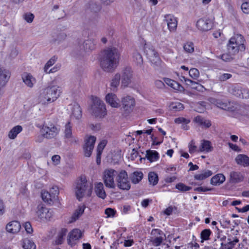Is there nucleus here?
I'll return each mask as SVG.
<instances>
[{"label": "nucleus", "mask_w": 249, "mask_h": 249, "mask_svg": "<svg viewBox=\"0 0 249 249\" xmlns=\"http://www.w3.org/2000/svg\"><path fill=\"white\" fill-rule=\"evenodd\" d=\"M194 121L199 125L209 128L211 126V122L210 120L205 119L200 116H197L194 118Z\"/></svg>", "instance_id": "obj_31"}, {"label": "nucleus", "mask_w": 249, "mask_h": 249, "mask_svg": "<svg viewBox=\"0 0 249 249\" xmlns=\"http://www.w3.org/2000/svg\"><path fill=\"white\" fill-rule=\"evenodd\" d=\"M91 110L93 115L99 118L104 117L107 114L105 104L98 98H95L93 100Z\"/></svg>", "instance_id": "obj_5"}, {"label": "nucleus", "mask_w": 249, "mask_h": 249, "mask_svg": "<svg viewBox=\"0 0 249 249\" xmlns=\"http://www.w3.org/2000/svg\"><path fill=\"white\" fill-rule=\"evenodd\" d=\"M21 229L20 223L16 220L12 221L9 222L6 226V231L12 233H17Z\"/></svg>", "instance_id": "obj_21"}, {"label": "nucleus", "mask_w": 249, "mask_h": 249, "mask_svg": "<svg viewBox=\"0 0 249 249\" xmlns=\"http://www.w3.org/2000/svg\"><path fill=\"white\" fill-rule=\"evenodd\" d=\"M107 102L112 107H117L119 105V100L116 95L112 93H108L106 96Z\"/></svg>", "instance_id": "obj_26"}, {"label": "nucleus", "mask_w": 249, "mask_h": 249, "mask_svg": "<svg viewBox=\"0 0 249 249\" xmlns=\"http://www.w3.org/2000/svg\"><path fill=\"white\" fill-rule=\"evenodd\" d=\"M164 82L169 86L172 87L173 89L178 90H181L183 89L182 86H181L179 84H178L177 82L172 80L171 79L168 78H164Z\"/></svg>", "instance_id": "obj_34"}, {"label": "nucleus", "mask_w": 249, "mask_h": 249, "mask_svg": "<svg viewBox=\"0 0 249 249\" xmlns=\"http://www.w3.org/2000/svg\"><path fill=\"white\" fill-rule=\"evenodd\" d=\"M22 247L24 249H36V246L35 243L28 239L23 240Z\"/></svg>", "instance_id": "obj_45"}, {"label": "nucleus", "mask_w": 249, "mask_h": 249, "mask_svg": "<svg viewBox=\"0 0 249 249\" xmlns=\"http://www.w3.org/2000/svg\"><path fill=\"white\" fill-rule=\"evenodd\" d=\"M150 242L156 247L160 246L165 238V235L160 230L154 229L151 231Z\"/></svg>", "instance_id": "obj_10"}, {"label": "nucleus", "mask_w": 249, "mask_h": 249, "mask_svg": "<svg viewBox=\"0 0 249 249\" xmlns=\"http://www.w3.org/2000/svg\"><path fill=\"white\" fill-rule=\"evenodd\" d=\"M233 55L231 53H224L220 55V58L225 61H230L233 59Z\"/></svg>", "instance_id": "obj_57"}, {"label": "nucleus", "mask_w": 249, "mask_h": 249, "mask_svg": "<svg viewBox=\"0 0 249 249\" xmlns=\"http://www.w3.org/2000/svg\"><path fill=\"white\" fill-rule=\"evenodd\" d=\"M241 97L242 98L249 99V89H247L242 88Z\"/></svg>", "instance_id": "obj_62"}, {"label": "nucleus", "mask_w": 249, "mask_h": 249, "mask_svg": "<svg viewBox=\"0 0 249 249\" xmlns=\"http://www.w3.org/2000/svg\"><path fill=\"white\" fill-rule=\"evenodd\" d=\"M44 131L43 136L47 139H52L58 133V130L53 125L51 124L50 126H45L43 128Z\"/></svg>", "instance_id": "obj_20"}, {"label": "nucleus", "mask_w": 249, "mask_h": 249, "mask_svg": "<svg viewBox=\"0 0 249 249\" xmlns=\"http://www.w3.org/2000/svg\"><path fill=\"white\" fill-rule=\"evenodd\" d=\"M132 71L131 68L126 67L124 69L121 75V88L124 89L128 87L131 83L133 76Z\"/></svg>", "instance_id": "obj_11"}, {"label": "nucleus", "mask_w": 249, "mask_h": 249, "mask_svg": "<svg viewBox=\"0 0 249 249\" xmlns=\"http://www.w3.org/2000/svg\"><path fill=\"white\" fill-rule=\"evenodd\" d=\"M230 182L236 183L242 181L243 180V177L239 172L232 171L230 173Z\"/></svg>", "instance_id": "obj_29"}, {"label": "nucleus", "mask_w": 249, "mask_h": 249, "mask_svg": "<svg viewBox=\"0 0 249 249\" xmlns=\"http://www.w3.org/2000/svg\"><path fill=\"white\" fill-rule=\"evenodd\" d=\"M123 107L125 110H129L135 105V100L129 96H127L122 99Z\"/></svg>", "instance_id": "obj_25"}, {"label": "nucleus", "mask_w": 249, "mask_h": 249, "mask_svg": "<svg viewBox=\"0 0 249 249\" xmlns=\"http://www.w3.org/2000/svg\"><path fill=\"white\" fill-rule=\"evenodd\" d=\"M212 232L210 229L203 230L200 233V237L201 242H203L204 240H208Z\"/></svg>", "instance_id": "obj_48"}, {"label": "nucleus", "mask_w": 249, "mask_h": 249, "mask_svg": "<svg viewBox=\"0 0 249 249\" xmlns=\"http://www.w3.org/2000/svg\"><path fill=\"white\" fill-rule=\"evenodd\" d=\"M225 180V176L222 174H218L211 178V183L213 185H219Z\"/></svg>", "instance_id": "obj_32"}, {"label": "nucleus", "mask_w": 249, "mask_h": 249, "mask_svg": "<svg viewBox=\"0 0 249 249\" xmlns=\"http://www.w3.org/2000/svg\"><path fill=\"white\" fill-rule=\"evenodd\" d=\"M86 207L85 205H80L78 208L75 211L71 216L72 220L71 222L76 220L84 213Z\"/></svg>", "instance_id": "obj_38"}, {"label": "nucleus", "mask_w": 249, "mask_h": 249, "mask_svg": "<svg viewBox=\"0 0 249 249\" xmlns=\"http://www.w3.org/2000/svg\"><path fill=\"white\" fill-rule=\"evenodd\" d=\"M120 80L121 74L116 73L112 77L110 84V89L112 91H116L117 90L118 87L120 83Z\"/></svg>", "instance_id": "obj_27"}, {"label": "nucleus", "mask_w": 249, "mask_h": 249, "mask_svg": "<svg viewBox=\"0 0 249 249\" xmlns=\"http://www.w3.org/2000/svg\"><path fill=\"white\" fill-rule=\"evenodd\" d=\"M213 150V147L212 146L210 141L205 140H203L201 141L198 151L209 153Z\"/></svg>", "instance_id": "obj_24"}, {"label": "nucleus", "mask_w": 249, "mask_h": 249, "mask_svg": "<svg viewBox=\"0 0 249 249\" xmlns=\"http://www.w3.org/2000/svg\"><path fill=\"white\" fill-rule=\"evenodd\" d=\"M184 51L188 53H192L194 51V44L192 42H187L183 46Z\"/></svg>", "instance_id": "obj_52"}, {"label": "nucleus", "mask_w": 249, "mask_h": 249, "mask_svg": "<svg viewBox=\"0 0 249 249\" xmlns=\"http://www.w3.org/2000/svg\"><path fill=\"white\" fill-rule=\"evenodd\" d=\"M95 48V42L94 39H88L84 40L79 45V55H84L93 50Z\"/></svg>", "instance_id": "obj_12"}, {"label": "nucleus", "mask_w": 249, "mask_h": 249, "mask_svg": "<svg viewBox=\"0 0 249 249\" xmlns=\"http://www.w3.org/2000/svg\"><path fill=\"white\" fill-rule=\"evenodd\" d=\"M148 180L150 184L153 186L156 185L159 180L157 174L154 172H150L148 174Z\"/></svg>", "instance_id": "obj_46"}, {"label": "nucleus", "mask_w": 249, "mask_h": 249, "mask_svg": "<svg viewBox=\"0 0 249 249\" xmlns=\"http://www.w3.org/2000/svg\"><path fill=\"white\" fill-rule=\"evenodd\" d=\"M144 51L147 57L155 69H159L160 68L161 65V60L154 47L150 45L145 44L144 46Z\"/></svg>", "instance_id": "obj_4"}, {"label": "nucleus", "mask_w": 249, "mask_h": 249, "mask_svg": "<svg viewBox=\"0 0 249 249\" xmlns=\"http://www.w3.org/2000/svg\"><path fill=\"white\" fill-rule=\"evenodd\" d=\"M133 60L137 63L138 65H141L143 63V59L141 54L135 51L133 53Z\"/></svg>", "instance_id": "obj_47"}, {"label": "nucleus", "mask_w": 249, "mask_h": 249, "mask_svg": "<svg viewBox=\"0 0 249 249\" xmlns=\"http://www.w3.org/2000/svg\"><path fill=\"white\" fill-rule=\"evenodd\" d=\"M96 138L94 136H90L85 140V143L83 146L84 155L86 157H89L94 147Z\"/></svg>", "instance_id": "obj_15"}, {"label": "nucleus", "mask_w": 249, "mask_h": 249, "mask_svg": "<svg viewBox=\"0 0 249 249\" xmlns=\"http://www.w3.org/2000/svg\"><path fill=\"white\" fill-rule=\"evenodd\" d=\"M210 102L222 109L233 111L234 110V107L231 105L230 102H223L220 99L211 98L210 99Z\"/></svg>", "instance_id": "obj_17"}, {"label": "nucleus", "mask_w": 249, "mask_h": 249, "mask_svg": "<svg viewBox=\"0 0 249 249\" xmlns=\"http://www.w3.org/2000/svg\"><path fill=\"white\" fill-rule=\"evenodd\" d=\"M164 20L167 23L168 28L170 32H174L176 30L178 21L177 18L171 14H166L164 16Z\"/></svg>", "instance_id": "obj_18"}, {"label": "nucleus", "mask_w": 249, "mask_h": 249, "mask_svg": "<svg viewBox=\"0 0 249 249\" xmlns=\"http://www.w3.org/2000/svg\"><path fill=\"white\" fill-rule=\"evenodd\" d=\"M115 213V211L110 208H108L106 209L105 214L107 215V217L113 216Z\"/></svg>", "instance_id": "obj_64"}, {"label": "nucleus", "mask_w": 249, "mask_h": 249, "mask_svg": "<svg viewBox=\"0 0 249 249\" xmlns=\"http://www.w3.org/2000/svg\"><path fill=\"white\" fill-rule=\"evenodd\" d=\"M92 188V184L88 182L85 177H81L80 179L77 181L75 188V194L78 200L81 201V198L85 196H90Z\"/></svg>", "instance_id": "obj_2"}, {"label": "nucleus", "mask_w": 249, "mask_h": 249, "mask_svg": "<svg viewBox=\"0 0 249 249\" xmlns=\"http://www.w3.org/2000/svg\"><path fill=\"white\" fill-rule=\"evenodd\" d=\"M196 25L199 30L205 32L212 28L213 22L210 18L205 17L198 19Z\"/></svg>", "instance_id": "obj_16"}, {"label": "nucleus", "mask_w": 249, "mask_h": 249, "mask_svg": "<svg viewBox=\"0 0 249 249\" xmlns=\"http://www.w3.org/2000/svg\"><path fill=\"white\" fill-rule=\"evenodd\" d=\"M22 130V127L20 125H17L14 127L9 132V138L11 139H14Z\"/></svg>", "instance_id": "obj_39"}, {"label": "nucleus", "mask_w": 249, "mask_h": 249, "mask_svg": "<svg viewBox=\"0 0 249 249\" xmlns=\"http://www.w3.org/2000/svg\"><path fill=\"white\" fill-rule=\"evenodd\" d=\"M117 172L113 169H108L105 170L104 172L103 179L106 187L109 188H114L115 184L114 178L117 175Z\"/></svg>", "instance_id": "obj_9"}, {"label": "nucleus", "mask_w": 249, "mask_h": 249, "mask_svg": "<svg viewBox=\"0 0 249 249\" xmlns=\"http://www.w3.org/2000/svg\"><path fill=\"white\" fill-rule=\"evenodd\" d=\"M189 151L190 153H193L197 150V147L195 145V142L194 140H192L189 144Z\"/></svg>", "instance_id": "obj_55"}, {"label": "nucleus", "mask_w": 249, "mask_h": 249, "mask_svg": "<svg viewBox=\"0 0 249 249\" xmlns=\"http://www.w3.org/2000/svg\"><path fill=\"white\" fill-rule=\"evenodd\" d=\"M95 192L98 197L102 199H105L106 198V194L104 189V186L102 183L99 182L95 184Z\"/></svg>", "instance_id": "obj_30"}, {"label": "nucleus", "mask_w": 249, "mask_h": 249, "mask_svg": "<svg viewBox=\"0 0 249 249\" xmlns=\"http://www.w3.org/2000/svg\"><path fill=\"white\" fill-rule=\"evenodd\" d=\"M189 73L190 76L194 79H196L199 75V72L198 70L196 68L191 69L189 71Z\"/></svg>", "instance_id": "obj_53"}, {"label": "nucleus", "mask_w": 249, "mask_h": 249, "mask_svg": "<svg viewBox=\"0 0 249 249\" xmlns=\"http://www.w3.org/2000/svg\"><path fill=\"white\" fill-rule=\"evenodd\" d=\"M117 185L120 189L128 190L130 188V183L128 180L127 172L121 170L116 176Z\"/></svg>", "instance_id": "obj_8"}, {"label": "nucleus", "mask_w": 249, "mask_h": 249, "mask_svg": "<svg viewBox=\"0 0 249 249\" xmlns=\"http://www.w3.org/2000/svg\"><path fill=\"white\" fill-rule=\"evenodd\" d=\"M82 235L80 230L78 229L73 230L69 234L68 239V243L71 246L75 245V241L79 240Z\"/></svg>", "instance_id": "obj_19"}, {"label": "nucleus", "mask_w": 249, "mask_h": 249, "mask_svg": "<svg viewBox=\"0 0 249 249\" xmlns=\"http://www.w3.org/2000/svg\"><path fill=\"white\" fill-rule=\"evenodd\" d=\"M176 188L181 192H184L190 190L192 189V187L187 186L182 183H178L176 184Z\"/></svg>", "instance_id": "obj_51"}, {"label": "nucleus", "mask_w": 249, "mask_h": 249, "mask_svg": "<svg viewBox=\"0 0 249 249\" xmlns=\"http://www.w3.org/2000/svg\"><path fill=\"white\" fill-rule=\"evenodd\" d=\"M130 178L133 183L137 184L143 178V174L142 172L136 171L131 175Z\"/></svg>", "instance_id": "obj_35"}, {"label": "nucleus", "mask_w": 249, "mask_h": 249, "mask_svg": "<svg viewBox=\"0 0 249 249\" xmlns=\"http://www.w3.org/2000/svg\"><path fill=\"white\" fill-rule=\"evenodd\" d=\"M244 42L245 40L241 35H234L229 41L227 45L228 53L234 55L239 51H244L245 50Z\"/></svg>", "instance_id": "obj_3"}, {"label": "nucleus", "mask_w": 249, "mask_h": 249, "mask_svg": "<svg viewBox=\"0 0 249 249\" xmlns=\"http://www.w3.org/2000/svg\"><path fill=\"white\" fill-rule=\"evenodd\" d=\"M23 82L29 88H32L36 82V79L32 75L28 72H24L21 75Z\"/></svg>", "instance_id": "obj_22"}, {"label": "nucleus", "mask_w": 249, "mask_h": 249, "mask_svg": "<svg viewBox=\"0 0 249 249\" xmlns=\"http://www.w3.org/2000/svg\"><path fill=\"white\" fill-rule=\"evenodd\" d=\"M36 214L37 217L42 220H49L53 215V211L46 208L43 204L37 206Z\"/></svg>", "instance_id": "obj_13"}, {"label": "nucleus", "mask_w": 249, "mask_h": 249, "mask_svg": "<svg viewBox=\"0 0 249 249\" xmlns=\"http://www.w3.org/2000/svg\"><path fill=\"white\" fill-rule=\"evenodd\" d=\"M107 144L106 141H102L98 144L97 148V153L102 154L103 150Z\"/></svg>", "instance_id": "obj_56"}, {"label": "nucleus", "mask_w": 249, "mask_h": 249, "mask_svg": "<svg viewBox=\"0 0 249 249\" xmlns=\"http://www.w3.org/2000/svg\"><path fill=\"white\" fill-rule=\"evenodd\" d=\"M72 115L76 119H79L82 116V111L80 107L78 104H75L73 106Z\"/></svg>", "instance_id": "obj_43"}, {"label": "nucleus", "mask_w": 249, "mask_h": 249, "mask_svg": "<svg viewBox=\"0 0 249 249\" xmlns=\"http://www.w3.org/2000/svg\"><path fill=\"white\" fill-rule=\"evenodd\" d=\"M213 173L209 170H204L202 173L196 175L194 178L197 180H202L211 176Z\"/></svg>", "instance_id": "obj_37"}, {"label": "nucleus", "mask_w": 249, "mask_h": 249, "mask_svg": "<svg viewBox=\"0 0 249 249\" xmlns=\"http://www.w3.org/2000/svg\"><path fill=\"white\" fill-rule=\"evenodd\" d=\"M242 88L239 86H232L229 88V92L233 95L241 97Z\"/></svg>", "instance_id": "obj_41"}, {"label": "nucleus", "mask_w": 249, "mask_h": 249, "mask_svg": "<svg viewBox=\"0 0 249 249\" xmlns=\"http://www.w3.org/2000/svg\"><path fill=\"white\" fill-rule=\"evenodd\" d=\"M45 93L51 98V102H53L56 100L61 93V88L57 86H50L44 89Z\"/></svg>", "instance_id": "obj_14"}, {"label": "nucleus", "mask_w": 249, "mask_h": 249, "mask_svg": "<svg viewBox=\"0 0 249 249\" xmlns=\"http://www.w3.org/2000/svg\"><path fill=\"white\" fill-rule=\"evenodd\" d=\"M121 53L116 47H111L103 50L100 60V66L106 72H112L118 66Z\"/></svg>", "instance_id": "obj_1"}, {"label": "nucleus", "mask_w": 249, "mask_h": 249, "mask_svg": "<svg viewBox=\"0 0 249 249\" xmlns=\"http://www.w3.org/2000/svg\"><path fill=\"white\" fill-rule=\"evenodd\" d=\"M241 9L244 13L249 14V2L243 3L241 5Z\"/></svg>", "instance_id": "obj_61"}, {"label": "nucleus", "mask_w": 249, "mask_h": 249, "mask_svg": "<svg viewBox=\"0 0 249 249\" xmlns=\"http://www.w3.org/2000/svg\"><path fill=\"white\" fill-rule=\"evenodd\" d=\"M38 100L39 103L42 105H46L52 102H51V98L47 96L44 90L40 93L38 97Z\"/></svg>", "instance_id": "obj_42"}, {"label": "nucleus", "mask_w": 249, "mask_h": 249, "mask_svg": "<svg viewBox=\"0 0 249 249\" xmlns=\"http://www.w3.org/2000/svg\"><path fill=\"white\" fill-rule=\"evenodd\" d=\"M89 8L90 10L94 13L98 12L101 9L100 5L95 3L90 4Z\"/></svg>", "instance_id": "obj_60"}, {"label": "nucleus", "mask_w": 249, "mask_h": 249, "mask_svg": "<svg viewBox=\"0 0 249 249\" xmlns=\"http://www.w3.org/2000/svg\"><path fill=\"white\" fill-rule=\"evenodd\" d=\"M169 108L171 110L178 111L182 110L184 108V107L181 103L176 102L171 103L169 106Z\"/></svg>", "instance_id": "obj_44"}, {"label": "nucleus", "mask_w": 249, "mask_h": 249, "mask_svg": "<svg viewBox=\"0 0 249 249\" xmlns=\"http://www.w3.org/2000/svg\"><path fill=\"white\" fill-rule=\"evenodd\" d=\"M190 121L183 117H178L175 119V123L176 124L184 123L185 124H188Z\"/></svg>", "instance_id": "obj_59"}, {"label": "nucleus", "mask_w": 249, "mask_h": 249, "mask_svg": "<svg viewBox=\"0 0 249 249\" xmlns=\"http://www.w3.org/2000/svg\"><path fill=\"white\" fill-rule=\"evenodd\" d=\"M145 157L150 162H153L159 159V153L156 151L148 150L146 151Z\"/></svg>", "instance_id": "obj_36"}, {"label": "nucleus", "mask_w": 249, "mask_h": 249, "mask_svg": "<svg viewBox=\"0 0 249 249\" xmlns=\"http://www.w3.org/2000/svg\"><path fill=\"white\" fill-rule=\"evenodd\" d=\"M24 19L28 23H31L34 18V16L32 13H26L24 15Z\"/></svg>", "instance_id": "obj_58"}, {"label": "nucleus", "mask_w": 249, "mask_h": 249, "mask_svg": "<svg viewBox=\"0 0 249 249\" xmlns=\"http://www.w3.org/2000/svg\"><path fill=\"white\" fill-rule=\"evenodd\" d=\"M231 76L232 75L230 73H222L218 76V79L219 81L224 82L231 78Z\"/></svg>", "instance_id": "obj_54"}, {"label": "nucleus", "mask_w": 249, "mask_h": 249, "mask_svg": "<svg viewBox=\"0 0 249 249\" xmlns=\"http://www.w3.org/2000/svg\"><path fill=\"white\" fill-rule=\"evenodd\" d=\"M67 37L66 34L64 32L57 33L53 36V38L52 42L54 44H58L61 42L64 41Z\"/></svg>", "instance_id": "obj_33"}, {"label": "nucleus", "mask_w": 249, "mask_h": 249, "mask_svg": "<svg viewBox=\"0 0 249 249\" xmlns=\"http://www.w3.org/2000/svg\"><path fill=\"white\" fill-rule=\"evenodd\" d=\"M52 196H53L49 192L44 191L41 193V197L43 200L49 204H53V202L56 201L55 199H53Z\"/></svg>", "instance_id": "obj_40"}, {"label": "nucleus", "mask_w": 249, "mask_h": 249, "mask_svg": "<svg viewBox=\"0 0 249 249\" xmlns=\"http://www.w3.org/2000/svg\"><path fill=\"white\" fill-rule=\"evenodd\" d=\"M238 164L247 167L249 165V157L244 154H239L235 159Z\"/></svg>", "instance_id": "obj_28"}, {"label": "nucleus", "mask_w": 249, "mask_h": 249, "mask_svg": "<svg viewBox=\"0 0 249 249\" xmlns=\"http://www.w3.org/2000/svg\"><path fill=\"white\" fill-rule=\"evenodd\" d=\"M24 228L28 233H32L33 231V228L30 222H27L24 224Z\"/></svg>", "instance_id": "obj_63"}, {"label": "nucleus", "mask_w": 249, "mask_h": 249, "mask_svg": "<svg viewBox=\"0 0 249 249\" xmlns=\"http://www.w3.org/2000/svg\"><path fill=\"white\" fill-rule=\"evenodd\" d=\"M221 243L219 249H233L239 239L236 236L228 234L227 236H224L220 239Z\"/></svg>", "instance_id": "obj_7"}, {"label": "nucleus", "mask_w": 249, "mask_h": 249, "mask_svg": "<svg viewBox=\"0 0 249 249\" xmlns=\"http://www.w3.org/2000/svg\"><path fill=\"white\" fill-rule=\"evenodd\" d=\"M11 76L10 72L0 65V81L3 83L2 85L5 86L9 80Z\"/></svg>", "instance_id": "obj_23"}, {"label": "nucleus", "mask_w": 249, "mask_h": 249, "mask_svg": "<svg viewBox=\"0 0 249 249\" xmlns=\"http://www.w3.org/2000/svg\"><path fill=\"white\" fill-rule=\"evenodd\" d=\"M49 193L53 196L52 198L53 199H55L56 200L58 199V195H59V191L57 186H53L50 190Z\"/></svg>", "instance_id": "obj_50"}, {"label": "nucleus", "mask_w": 249, "mask_h": 249, "mask_svg": "<svg viewBox=\"0 0 249 249\" xmlns=\"http://www.w3.org/2000/svg\"><path fill=\"white\" fill-rule=\"evenodd\" d=\"M57 57L56 56H53L45 64L44 67V71L46 73L48 72L49 68L52 66L56 61Z\"/></svg>", "instance_id": "obj_49"}, {"label": "nucleus", "mask_w": 249, "mask_h": 249, "mask_svg": "<svg viewBox=\"0 0 249 249\" xmlns=\"http://www.w3.org/2000/svg\"><path fill=\"white\" fill-rule=\"evenodd\" d=\"M72 124L71 121H68L64 126L63 129L64 137L65 142L70 144H77L78 143V139L73 135L72 133Z\"/></svg>", "instance_id": "obj_6"}]
</instances>
